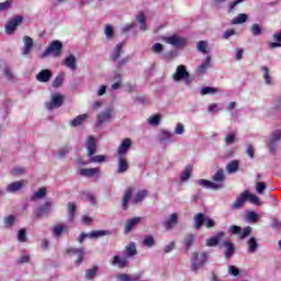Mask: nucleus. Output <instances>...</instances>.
Segmentation results:
<instances>
[{
	"mask_svg": "<svg viewBox=\"0 0 281 281\" xmlns=\"http://www.w3.org/2000/svg\"><path fill=\"white\" fill-rule=\"evenodd\" d=\"M47 56H54V58H60V56H63V42L58 40L50 42V44L42 54V58H47Z\"/></svg>",
	"mask_w": 281,
	"mask_h": 281,
	"instance_id": "nucleus-1",
	"label": "nucleus"
},
{
	"mask_svg": "<svg viewBox=\"0 0 281 281\" xmlns=\"http://www.w3.org/2000/svg\"><path fill=\"white\" fill-rule=\"evenodd\" d=\"M172 79L175 82H181V80H186V85H190L192 80L190 79V72L184 65H179L176 69V72L172 75Z\"/></svg>",
	"mask_w": 281,
	"mask_h": 281,
	"instance_id": "nucleus-2",
	"label": "nucleus"
},
{
	"mask_svg": "<svg viewBox=\"0 0 281 281\" xmlns=\"http://www.w3.org/2000/svg\"><path fill=\"white\" fill-rule=\"evenodd\" d=\"M192 271H199L207 262V252H202L199 255V252L192 254Z\"/></svg>",
	"mask_w": 281,
	"mask_h": 281,
	"instance_id": "nucleus-3",
	"label": "nucleus"
},
{
	"mask_svg": "<svg viewBox=\"0 0 281 281\" xmlns=\"http://www.w3.org/2000/svg\"><path fill=\"white\" fill-rule=\"evenodd\" d=\"M251 231H252L251 226H247L243 229V227L237 225H233L228 229V232L234 236H239L240 240H245V238H247V236L251 234Z\"/></svg>",
	"mask_w": 281,
	"mask_h": 281,
	"instance_id": "nucleus-4",
	"label": "nucleus"
},
{
	"mask_svg": "<svg viewBox=\"0 0 281 281\" xmlns=\"http://www.w3.org/2000/svg\"><path fill=\"white\" fill-rule=\"evenodd\" d=\"M280 139H281V130H274L270 134L268 139L266 140V144H267L270 153H274L276 151V145L278 144V142H280Z\"/></svg>",
	"mask_w": 281,
	"mask_h": 281,
	"instance_id": "nucleus-5",
	"label": "nucleus"
},
{
	"mask_svg": "<svg viewBox=\"0 0 281 281\" xmlns=\"http://www.w3.org/2000/svg\"><path fill=\"white\" fill-rule=\"evenodd\" d=\"M63 102H65V97L60 93L53 94L50 98V102L46 103V109L48 111H54V109H60L63 106Z\"/></svg>",
	"mask_w": 281,
	"mask_h": 281,
	"instance_id": "nucleus-6",
	"label": "nucleus"
},
{
	"mask_svg": "<svg viewBox=\"0 0 281 281\" xmlns=\"http://www.w3.org/2000/svg\"><path fill=\"white\" fill-rule=\"evenodd\" d=\"M102 236H111V231H93L89 234L81 233L78 240L80 244H82L87 238H100Z\"/></svg>",
	"mask_w": 281,
	"mask_h": 281,
	"instance_id": "nucleus-7",
	"label": "nucleus"
},
{
	"mask_svg": "<svg viewBox=\"0 0 281 281\" xmlns=\"http://www.w3.org/2000/svg\"><path fill=\"white\" fill-rule=\"evenodd\" d=\"M23 23V15H15L11 20L8 21L5 24V32L8 34H12L13 32H16V27Z\"/></svg>",
	"mask_w": 281,
	"mask_h": 281,
	"instance_id": "nucleus-8",
	"label": "nucleus"
},
{
	"mask_svg": "<svg viewBox=\"0 0 281 281\" xmlns=\"http://www.w3.org/2000/svg\"><path fill=\"white\" fill-rule=\"evenodd\" d=\"M113 117V109H108L97 115L95 127L100 128L102 124H106Z\"/></svg>",
	"mask_w": 281,
	"mask_h": 281,
	"instance_id": "nucleus-9",
	"label": "nucleus"
},
{
	"mask_svg": "<svg viewBox=\"0 0 281 281\" xmlns=\"http://www.w3.org/2000/svg\"><path fill=\"white\" fill-rule=\"evenodd\" d=\"M165 41L173 47H186V45H188V40L180 37L178 35L166 37Z\"/></svg>",
	"mask_w": 281,
	"mask_h": 281,
	"instance_id": "nucleus-10",
	"label": "nucleus"
},
{
	"mask_svg": "<svg viewBox=\"0 0 281 281\" xmlns=\"http://www.w3.org/2000/svg\"><path fill=\"white\" fill-rule=\"evenodd\" d=\"M132 146H133V140L131 138L123 139L121 145L117 148V157H126Z\"/></svg>",
	"mask_w": 281,
	"mask_h": 281,
	"instance_id": "nucleus-11",
	"label": "nucleus"
},
{
	"mask_svg": "<svg viewBox=\"0 0 281 281\" xmlns=\"http://www.w3.org/2000/svg\"><path fill=\"white\" fill-rule=\"evenodd\" d=\"M198 183L202 188H209L211 190H223V188H225L224 183H214V182H212L210 180H205V179L198 180Z\"/></svg>",
	"mask_w": 281,
	"mask_h": 281,
	"instance_id": "nucleus-12",
	"label": "nucleus"
},
{
	"mask_svg": "<svg viewBox=\"0 0 281 281\" xmlns=\"http://www.w3.org/2000/svg\"><path fill=\"white\" fill-rule=\"evenodd\" d=\"M130 168L128 160L124 156L117 157V175H124V172H127Z\"/></svg>",
	"mask_w": 281,
	"mask_h": 281,
	"instance_id": "nucleus-13",
	"label": "nucleus"
},
{
	"mask_svg": "<svg viewBox=\"0 0 281 281\" xmlns=\"http://www.w3.org/2000/svg\"><path fill=\"white\" fill-rule=\"evenodd\" d=\"M86 148L88 150V157H93L95 150H98V144H95V137L88 136Z\"/></svg>",
	"mask_w": 281,
	"mask_h": 281,
	"instance_id": "nucleus-14",
	"label": "nucleus"
},
{
	"mask_svg": "<svg viewBox=\"0 0 281 281\" xmlns=\"http://www.w3.org/2000/svg\"><path fill=\"white\" fill-rule=\"evenodd\" d=\"M52 76H54V72L49 69H43L36 75V80L38 82H49L52 80Z\"/></svg>",
	"mask_w": 281,
	"mask_h": 281,
	"instance_id": "nucleus-15",
	"label": "nucleus"
},
{
	"mask_svg": "<svg viewBox=\"0 0 281 281\" xmlns=\"http://www.w3.org/2000/svg\"><path fill=\"white\" fill-rule=\"evenodd\" d=\"M139 223H142V217H133L127 220L125 224V234H131V232H133V229H135Z\"/></svg>",
	"mask_w": 281,
	"mask_h": 281,
	"instance_id": "nucleus-16",
	"label": "nucleus"
},
{
	"mask_svg": "<svg viewBox=\"0 0 281 281\" xmlns=\"http://www.w3.org/2000/svg\"><path fill=\"white\" fill-rule=\"evenodd\" d=\"M223 247H225L224 256L225 258L229 259L234 254H236V246H234V243L229 240H225L223 243Z\"/></svg>",
	"mask_w": 281,
	"mask_h": 281,
	"instance_id": "nucleus-17",
	"label": "nucleus"
},
{
	"mask_svg": "<svg viewBox=\"0 0 281 281\" xmlns=\"http://www.w3.org/2000/svg\"><path fill=\"white\" fill-rule=\"evenodd\" d=\"M23 41H24V47L22 49V56H27L32 52V47H34V40H32V37L26 35L23 37Z\"/></svg>",
	"mask_w": 281,
	"mask_h": 281,
	"instance_id": "nucleus-18",
	"label": "nucleus"
},
{
	"mask_svg": "<svg viewBox=\"0 0 281 281\" xmlns=\"http://www.w3.org/2000/svg\"><path fill=\"white\" fill-rule=\"evenodd\" d=\"M194 240H196V236L194 234H187L183 238L182 245L184 247L186 254L190 251V247L194 245Z\"/></svg>",
	"mask_w": 281,
	"mask_h": 281,
	"instance_id": "nucleus-19",
	"label": "nucleus"
},
{
	"mask_svg": "<svg viewBox=\"0 0 281 281\" xmlns=\"http://www.w3.org/2000/svg\"><path fill=\"white\" fill-rule=\"evenodd\" d=\"M67 254H71L72 256H78L76 260V265H81L82 260H85V249L82 248H70L67 250Z\"/></svg>",
	"mask_w": 281,
	"mask_h": 281,
	"instance_id": "nucleus-20",
	"label": "nucleus"
},
{
	"mask_svg": "<svg viewBox=\"0 0 281 281\" xmlns=\"http://www.w3.org/2000/svg\"><path fill=\"white\" fill-rule=\"evenodd\" d=\"M49 210H52V202H46L35 211V214L37 218H43V216H47V214H49Z\"/></svg>",
	"mask_w": 281,
	"mask_h": 281,
	"instance_id": "nucleus-21",
	"label": "nucleus"
},
{
	"mask_svg": "<svg viewBox=\"0 0 281 281\" xmlns=\"http://www.w3.org/2000/svg\"><path fill=\"white\" fill-rule=\"evenodd\" d=\"M205 224V214L198 213L193 216V227L194 229H201Z\"/></svg>",
	"mask_w": 281,
	"mask_h": 281,
	"instance_id": "nucleus-22",
	"label": "nucleus"
},
{
	"mask_svg": "<svg viewBox=\"0 0 281 281\" xmlns=\"http://www.w3.org/2000/svg\"><path fill=\"white\" fill-rule=\"evenodd\" d=\"M133 198V188H128L122 199V209L126 212L128 210V202Z\"/></svg>",
	"mask_w": 281,
	"mask_h": 281,
	"instance_id": "nucleus-23",
	"label": "nucleus"
},
{
	"mask_svg": "<svg viewBox=\"0 0 281 281\" xmlns=\"http://www.w3.org/2000/svg\"><path fill=\"white\" fill-rule=\"evenodd\" d=\"M179 223V216L177 215V213H172L169 216V220L164 222V227L167 229H172V227H175V225H177Z\"/></svg>",
	"mask_w": 281,
	"mask_h": 281,
	"instance_id": "nucleus-24",
	"label": "nucleus"
},
{
	"mask_svg": "<svg viewBox=\"0 0 281 281\" xmlns=\"http://www.w3.org/2000/svg\"><path fill=\"white\" fill-rule=\"evenodd\" d=\"M247 201V195L245 192H243L239 196L236 198L235 202L232 205L233 210H240L243 205H245V202Z\"/></svg>",
	"mask_w": 281,
	"mask_h": 281,
	"instance_id": "nucleus-25",
	"label": "nucleus"
},
{
	"mask_svg": "<svg viewBox=\"0 0 281 281\" xmlns=\"http://www.w3.org/2000/svg\"><path fill=\"white\" fill-rule=\"evenodd\" d=\"M64 232H69V226L65 224H58L53 229V236L56 238H60Z\"/></svg>",
	"mask_w": 281,
	"mask_h": 281,
	"instance_id": "nucleus-26",
	"label": "nucleus"
},
{
	"mask_svg": "<svg viewBox=\"0 0 281 281\" xmlns=\"http://www.w3.org/2000/svg\"><path fill=\"white\" fill-rule=\"evenodd\" d=\"M63 65H65V67H68V69H71V71H76V56L69 55L64 59Z\"/></svg>",
	"mask_w": 281,
	"mask_h": 281,
	"instance_id": "nucleus-27",
	"label": "nucleus"
},
{
	"mask_svg": "<svg viewBox=\"0 0 281 281\" xmlns=\"http://www.w3.org/2000/svg\"><path fill=\"white\" fill-rule=\"evenodd\" d=\"M225 236L224 232H220L217 233L216 236L211 237L206 240V247H216V245H218V243H221V238Z\"/></svg>",
	"mask_w": 281,
	"mask_h": 281,
	"instance_id": "nucleus-28",
	"label": "nucleus"
},
{
	"mask_svg": "<svg viewBox=\"0 0 281 281\" xmlns=\"http://www.w3.org/2000/svg\"><path fill=\"white\" fill-rule=\"evenodd\" d=\"M117 280L121 281H138L142 280V274H127V273H121L117 276Z\"/></svg>",
	"mask_w": 281,
	"mask_h": 281,
	"instance_id": "nucleus-29",
	"label": "nucleus"
},
{
	"mask_svg": "<svg viewBox=\"0 0 281 281\" xmlns=\"http://www.w3.org/2000/svg\"><path fill=\"white\" fill-rule=\"evenodd\" d=\"M111 265H113V267L117 266L119 269H124L125 267H127L128 260L122 259L120 258V256L116 255L113 257Z\"/></svg>",
	"mask_w": 281,
	"mask_h": 281,
	"instance_id": "nucleus-30",
	"label": "nucleus"
},
{
	"mask_svg": "<svg viewBox=\"0 0 281 281\" xmlns=\"http://www.w3.org/2000/svg\"><path fill=\"white\" fill-rule=\"evenodd\" d=\"M240 167V162L238 160H232L226 166V170L228 175H234V172H238V168Z\"/></svg>",
	"mask_w": 281,
	"mask_h": 281,
	"instance_id": "nucleus-31",
	"label": "nucleus"
},
{
	"mask_svg": "<svg viewBox=\"0 0 281 281\" xmlns=\"http://www.w3.org/2000/svg\"><path fill=\"white\" fill-rule=\"evenodd\" d=\"M214 183H223L225 186V170L218 169L213 176Z\"/></svg>",
	"mask_w": 281,
	"mask_h": 281,
	"instance_id": "nucleus-32",
	"label": "nucleus"
},
{
	"mask_svg": "<svg viewBox=\"0 0 281 281\" xmlns=\"http://www.w3.org/2000/svg\"><path fill=\"white\" fill-rule=\"evenodd\" d=\"M88 115L87 114H80L77 117H75L71 122H70V126H82V124H85V122L87 121Z\"/></svg>",
	"mask_w": 281,
	"mask_h": 281,
	"instance_id": "nucleus-33",
	"label": "nucleus"
},
{
	"mask_svg": "<svg viewBox=\"0 0 281 281\" xmlns=\"http://www.w3.org/2000/svg\"><path fill=\"white\" fill-rule=\"evenodd\" d=\"M258 240L256 237H250L248 240V254H256L258 251Z\"/></svg>",
	"mask_w": 281,
	"mask_h": 281,
	"instance_id": "nucleus-34",
	"label": "nucleus"
},
{
	"mask_svg": "<svg viewBox=\"0 0 281 281\" xmlns=\"http://www.w3.org/2000/svg\"><path fill=\"white\" fill-rule=\"evenodd\" d=\"M98 172H100V168H89V169H81L80 175L82 177H94L95 175H98Z\"/></svg>",
	"mask_w": 281,
	"mask_h": 281,
	"instance_id": "nucleus-35",
	"label": "nucleus"
},
{
	"mask_svg": "<svg viewBox=\"0 0 281 281\" xmlns=\"http://www.w3.org/2000/svg\"><path fill=\"white\" fill-rule=\"evenodd\" d=\"M99 267L98 266H94L90 269H87L86 270V280H94L95 279V276H98V271H99Z\"/></svg>",
	"mask_w": 281,
	"mask_h": 281,
	"instance_id": "nucleus-36",
	"label": "nucleus"
},
{
	"mask_svg": "<svg viewBox=\"0 0 281 281\" xmlns=\"http://www.w3.org/2000/svg\"><path fill=\"white\" fill-rule=\"evenodd\" d=\"M245 193H246V201H249L254 205H262V203L260 202V198H258V195L251 194L249 191H245Z\"/></svg>",
	"mask_w": 281,
	"mask_h": 281,
	"instance_id": "nucleus-37",
	"label": "nucleus"
},
{
	"mask_svg": "<svg viewBox=\"0 0 281 281\" xmlns=\"http://www.w3.org/2000/svg\"><path fill=\"white\" fill-rule=\"evenodd\" d=\"M122 47H123L122 43L115 46L113 53L110 56L111 60L113 61L120 60V56H122Z\"/></svg>",
	"mask_w": 281,
	"mask_h": 281,
	"instance_id": "nucleus-38",
	"label": "nucleus"
},
{
	"mask_svg": "<svg viewBox=\"0 0 281 281\" xmlns=\"http://www.w3.org/2000/svg\"><path fill=\"white\" fill-rule=\"evenodd\" d=\"M63 82H65V72H59L53 80V88L58 89L63 86Z\"/></svg>",
	"mask_w": 281,
	"mask_h": 281,
	"instance_id": "nucleus-39",
	"label": "nucleus"
},
{
	"mask_svg": "<svg viewBox=\"0 0 281 281\" xmlns=\"http://www.w3.org/2000/svg\"><path fill=\"white\" fill-rule=\"evenodd\" d=\"M21 188H23V182L15 181L13 183H10L7 187V192H11V193L19 192V190H21Z\"/></svg>",
	"mask_w": 281,
	"mask_h": 281,
	"instance_id": "nucleus-40",
	"label": "nucleus"
},
{
	"mask_svg": "<svg viewBox=\"0 0 281 281\" xmlns=\"http://www.w3.org/2000/svg\"><path fill=\"white\" fill-rule=\"evenodd\" d=\"M171 137H172V133H170L166 130H161L158 135V139L161 144H164V142H170Z\"/></svg>",
	"mask_w": 281,
	"mask_h": 281,
	"instance_id": "nucleus-41",
	"label": "nucleus"
},
{
	"mask_svg": "<svg viewBox=\"0 0 281 281\" xmlns=\"http://www.w3.org/2000/svg\"><path fill=\"white\" fill-rule=\"evenodd\" d=\"M210 63H212V57L207 56L205 60L198 67V74H204L207 68H210Z\"/></svg>",
	"mask_w": 281,
	"mask_h": 281,
	"instance_id": "nucleus-42",
	"label": "nucleus"
},
{
	"mask_svg": "<svg viewBox=\"0 0 281 281\" xmlns=\"http://www.w3.org/2000/svg\"><path fill=\"white\" fill-rule=\"evenodd\" d=\"M192 177V165H188L182 171L180 179L181 181H188Z\"/></svg>",
	"mask_w": 281,
	"mask_h": 281,
	"instance_id": "nucleus-43",
	"label": "nucleus"
},
{
	"mask_svg": "<svg viewBox=\"0 0 281 281\" xmlns=\"http://www.w3.org/2000/svg\"><path fill=\"white\" fill-rule=\"evenodd\" d=\"M148 195V191L146 190H142L138 193H136L135 198L133 199V203L135 205H137V203H142V201H144V199H146V196Z\"/></svg>",
	"mask_w": 281,
	"mask_h": 281,
	"instance_id": "nucleus-44",
	"label": "nucleus"
},
{
	"mask_svg": "<svg viewBox=\"0 0 281 281\" xmlns=\"http://www.w3.org/2000/svg\"><path fill=\"white\" fill-rule=\"evenodd\" d=\"M90 159L88 162L86 164H104V161H106V157H104L103 155H97V156H89Z\"/></svg>",
	"mask_w": 281,
	"mask_h": 281,
	"instance_id": "nucleus-45",
	"label": "nucleus"
},
{
	"mask_svg": "<svg viewBox=\"0 0 281 281\" xmlns=\"http://www.w3.org/2000/svg\"><path fill=\"white\" fill-rule=\"evenodd\" d=\"M249 16L245 13L239 14L235 19H233L232 23L233 25H241V23H246Z\"/></svg>",
	"mask_w": 281,
	"mask_h": 281,
	"instance_id": "nucleus-46",
	"label": "nucleus"
},
{
	"mask_svg": "<svg viewBox=\"0 0 281 281\" xmlns=\"http://www.w3.org/2000/svg\"><path fill=\"white\" fill-rule=\"evenodd\" d=\"M250 32L252 34V36H260L262 34V32H265V29H262V26H260V24H252L250 26Z\"/></svg>",
	"mask_w": 281,
	"mask_h": 281,
	"instance_id": "nucleus-47",
	"label": "nucleus"
},
{
	"mask_svg": "<svg viewBox=\"0 0 281 281\" xmlns=\"http://www.w3.org/2000/svg\"><path fill=\"white\" fill-rule=\"evenodd\" d=\"M126 254L127 256H130L131 258L133 256H137V246H135V243H130L127 246H126Z\"/></svg>",
	"mask_w": 281,
	"mask_h": 281,
	"instance_id": "nucleus-48",
	"label": "nucleus"
},
{
	"mask_svg": "<svg viewBox=\"0 0 281 281\" xmlns=\"http://www.w3.org/2000/svg\"><path fill=\"white\" fill-rule=\"evenodd\" d=\"M246 218L249 223H258L260 215H258V213L254 212V211H249L246 214Z\"/></svg>",
	"mask_w": 281,
	"mask_h": 281,
	"instance_id": "nucleus-49",
	"label": "nucleus"
},
{
	"mask_svg": "<svg viewBox=\"0 0 281 281\" xmlns=\"http://www.w3.org/2000/svg\"><path fill=\"white\" fill-rule=\"evenodd\" d=\"M45 194H47V190L45 188H40L38 191L33 194L31 201H35L36 199H44Z\"/></svg>",
	"mask_w": 281,
	"mask_h": 281,
	"instance_id": "nucleus-50",
	"label": "nucleus"
},
{
	"mask_svg": "<svg viewBox=\"0 0 281 281\" xmlns=\"http://www.w3.org/2000/svg\"><path fill=\"white\" fill-rule=\"evenodd\" d=\"M68 216L69 222L74 221V217L76 216V203L74 202L68 203Z\"/></svg>",
	"mask_w": 281,
	"mask_h": 281,
	"instance_id": "nucleus-51",
	"label": "nucleus"
},
{
	"mask_svg": "<svg viewBox=\"0 0 281 281\" xmlns=\"http://www.w3.org/2000/svg\"><path fill=\"white\" fill-rule=\"evenodd\" d=\"M18 240L20 243H27V231L25 228H21L18 233Z\"/></svg>",
	"mask_w": 281,
	"mask_h": 281,
	"instance_id": "nucleus-52",
	"label": "nucleus"
},
{
	"mask_svg": "<svg viewBox=\"0 0 281 281\" xmlns=\"http://www.w3.org/2000/svg\"><path fill=\"white\" fill-rule=\"evenodd\" d=\"M15 223H16V217H14V215H9L8 217L4 218L5 227H13Z\"/></svg>",
	"mask_w": 281,
	"mask_h": 281,
	"instance_id": "nucleus-53",
	"label": "nucleus"
},
{
	"mask_svg": "<svg viewBox=\"0 0 281 281\" xmlns=\"http://www.w3.org/2000/svg\"><path fill=\"white\" fill-rule=\"evenodd\" d=\"M263 71V78L267 85H271V75H269V68L267 66L261 67Z\"/></svg>",
	"mask_w": 281,
	"mask_h": 281,
	"instance_id": "nucleus-54",
	"label": "nucleus"
},
{
	"mask_svg": "<svg viewBox=\"0 0 281 281\" xmlns=\"http://www.w3.org/2000/svg\"><path fill=\"white\" fill-rule=\"evenodd\" d=\"M198 50L201 52L202 54H207V42L200 41L198 43Z\"/></svg>",
	"mask_w": 281,
	"mask_h": 281,
	"instance_id": "nucleus-55",
	"label": "nucleus"
},
{
	"mask_svg": "<svg viewBox=\"0 0 281 281\" xmlns=\"http://www.w3.org/2000/svg\"><path fill=\"white\" fill-rule=\"evenodd\" d=\"M104 34L106 38H113V34H115V31L113 30V26H111V24L105 25Z\"/></svg>",
	"mask_w": 281,
	"mask_h": 281,
	"instance_id": "nucleus-56",
	"label": "nucleus"
},
{
	"mask_svg": "<svg viewBox=\"0 0 281 281\" xmlns=\"http://www.w3.org/2000/svg\"><path fill=\"white\" fill-rule=\"evenodd\" d=\"M216 91H218V89L213 88V87H204L201 89V95H207L210 93H216Z\"/></svg>",
	"mask_w": 281,
	"mask_h": 281,
	"instance_id": "nucleus-57",
	"label": "nucleus"
},
{
	"mask_svg": "<svg viewBox=\"0 0 281 281\" xmlns=\"http://www.w3.org/2000/svg\"><path fill=\"white\" fill-rule=\"evenodd\" d=\"M143 245H145V247H155V237L153 236H147L144 241Z\"/></svg>",
	"mask_w": 281,
	"mask_h": 281,
	"instance_id": "nucleus-58",
	"label": "nucleus"
},
{
	"mask_svg": "<svg viewBox=\"0 0 281 281\" xmlns=\"http://www.w3.org/2000/svg\"><path fill=\"white\" fill-rule=\"evenodd\" d=\"M12 7V0H7L5 2H0V12H5Z\"/></svg>",
	"mask_w": 281,
	"mask_h": 281,
	"instance_id": "nucleus-59",
	"label": "nucleus"
},
{
	"mask_svg": "<svg viewBox=\"0 0 281 281\" xmlns=\"http://www.w3.org/2000/svg\"><path fill=\"white\" fill-rule=\"evenodd\" d=\"M265 190H267V182H258L256 187L258 194H265Z\"/></svg>",
	"mask_w": 281,
	"mask_h": 281,
	"instance_id": "nucleus-60",
	"label": "nucleus"
},
{
	"mask_svg": "<svg viewBox=\"0 0 281 281\" xmlns=\"http://www.w3.org/2000/svg\"><path fill=\"white\" fill-rule=\"evenodd\" d=\"M151 52H154V54H161L164 52V45L161 43L154 44Z\"/></svg>",
	"mask_w": 281,
	"mask_h": 281,
	"instance_id": "nucleus-61",
	"label": "nucleus"
},
{
	"mask_svg": "<svg viewBox=\"0 0 281 281\" xmlns=\"http://www.w3.org/2000/svg\"><path fill=\"white\" fill-rule=\"evenodd\" d=\"M186 133V126L182 123H178L175 128L176 135H183Z\"/></svg>",
	"mask_w": 281,
	"mask_h": 281,
	"instance_id": "nucleus-62",
	"label": "nucleus"
},
{
	"mask_svg": "<svg viewBox=\"0 0 281 281\" xmlns=\"http://www.w3.org/2000/svg\"><path fill=\"white\" fill-rule=\"evenodd\" d=\"M159 120H161V116L159 114H156L149 119V124L151 126H159Z\"/></svg>",
	"mask_w": 281,
	"mask_h": 281,
	"instance_id": "nucleus-63",
	"label": "nucleus"
},
{
	"mask_svg": "<svg viewBox=\"0 0 281 281\" xmlns=\"http://www.w3.org/2000/svg\"><path fill=\"white\" fill-rule=\"evenodd\" d=\"M235 142H236V135H234V134H232V133H229V134L226 135V137H225V144L232 145V144H234Z\"/></svg>",
	"mask_w": 281,
	"mask_h": 281,
	"instance_id": "nucleus-64",
	"label": "nucleus"
}]
</instances>
